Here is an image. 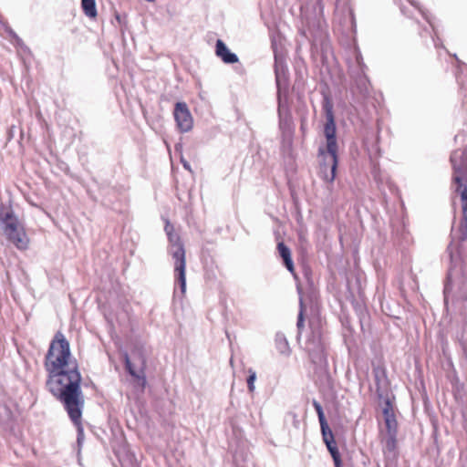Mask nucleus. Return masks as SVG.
Here are the masks:
<instances>
[{
	"label": "nucleus",
	"mask_w": 467,
	"mask_h": 467,
	"mask_svg": "<svg viewBox=\"0 0 467 467\" xmlns=\"http://www.w3.org/2000/svg\"><path fill=\"white\" fill-rule=\"evenodd\" d=\"M45 367L48 372L47 388L62 403L77 406L80 396L81 375L78 364L71 356L68 341L57 332L46 355Z\"/></svg>",
	"instance_id": "nucleus-1"
},
{
	"label": "nucleus",
	"mask_w": 467,
	"mask_h": 467,
	"mask_svg": "<svg viewBox=\"0 0 467 467\" xmlns=\"http://www.w3.org/2000/svg\"><path fill=\"white\" fill-rule=\"evenodd\" d=\"M453 167V181L457 184L456 191L461 194L462 216L457 230V238L467 240V150H455L451 156Z\"/></svg>",
	"instance_id": "nucleus-2"
},
{
	"label": "nucleus",
	"mask_w": 467,
	"mask_h": 467,
	"mask_svg": "<svg viewBox=\"0 0 467 467\" xmlns=\"http://www.w3.org/2000/svg\"><path fill=\"white\" fill-rule=\"evenodd\" d=\"M0 222L4 225V232L7 239L18 249H26L28 238L10 206L0 204Z\"/></svg>",
	"instance_id": "nucleus-3"
},
{
	"label": "nucleus",
	"mask_w": 467,
	"mask_h": 467,
	"mask_svg": "<svg viewBox=\"0 0 467 467\" xmlns=\"http://www.w3.org/2000/svg\"><path fill=\"white\" fill-rule=\"evenodd\" d=\"M169 252L174 260V274L182 293L186 290V256L184 245L178 234L168 232Z\"/></svg>",
	"instance_id": "nucleus-4"
},
{
	"label": "nucleus",
	"mask_w": 467,
	"mask_h": 467,
	"mask_svg": "<svg viewBox=\"0 0 467 467\" xmlns=\"http://www.w3.org/2000/svg\"><path fill=\"white\" fill-rule=\"evenodd\" d=\"M326 112V123L324 126V135L326 137V148L320 147L318 149V155H334L338 154V146L337 141V127L333 106L331 103L327 102L324 106Z\"/></svg>",
	"instance_id": "nucleus-5"
},
{
	"label": "nucleus",
	"mask_w": 467,
	"mask_h": 467,
	"mask_svg": "<svg viewBox=\"0 0 467 467\" xmlns=\"http://www.w3.org/2000/svg\"><path fill=\"white\" fill-rule=\"evenodd\" d=\"M173 116L177 128L181 132H188L193 127V118L185 102H177L174 106Z\"/></svg>",
	"instance_id": "nucleus-6"
},
{
	"label": "nucleus",
	"mask_w": 467,
	"mask_h": 467,
	"mask_svg": "<svg viewBox=\"0 0 467 467\" xmlns=\"http://www.w3.org/2000/svg\"><path fill=\"white\" fill-rule=\"evenodd\" d=\"M85 404V399L84 396H80L79 402L77 406H70L67 403H63L65 410H67L70 420L74 423V425L77 427L78 430V445L81 446L83 440H84V431L81 423V416H82V410Z\"/></svg>",
	"instance_id": "nucleus-7"
},
{
	"label": "nucleus",
	"mask_w": 467,
	"mask_h": 467,
	"mask_svg": "<svg viewBox=\"0 0 467 467\" xmlns=\"http://www.w3.org/2000/svg\"><path fill=\"white\" fill-rule=\"evenodd\" d=\"M323 158V161L319 167V176L326 182L332 183L336 179L337 169L338 165V154L320 155Z\"/></svg>",
	"instance_id": "nucleus-8"
},
{
	"label": "nucleus",
	"mask_w": 467,
	"mask_h": 467,
	"mask_svg": "<svg viewBox=\"0 0 467 467\" xmlns=\"http://www.w3.org/2000/svg\"><path fill=\"white\" fill-rule=\"evenodd\" d=\"M126 368L133 379L132 384L134 389L143 393V389L146 385L144 368H140L139 369H136L128 357H126Z\"/></svg>",
	"instance_id": "nucleus-9"
},
{
	"label": "nucleus",
	"mask_w": 467,
	"mask_h": 467,
	"mask_svg": "<svg viewBox=\"0 0 467 467\" xmlns=\"http://www.w3.org/2000/svg\"><path fill=\"white\" fill-rule=\"evenodd\" d=\"M313 406H314V408L317 411V414L318 416V420L320 423L322 438H323L324 442H326L327 441L335 440L334 434L327 422L322 406L317 400H313Z\"/></svg>",
	"instance_id": "nucleus-10"
},
{
	"label": "nucleus",
	"mask_w": 467,
	"mask_h": 467,
	"mask_svg": "<svg viewBox=\"0 0 467 467\" xmlns=\"http://www.w3.org/2000/svg\"><path fill=\"white\" fill-rule=\"evenodd\" d=\"M216 56L219 57L226 64H234L238 62V57L232 53L223 40L218 39L215 46Z\"/></svg>",
	"instance_id": "nucleus-11"
},
{
	"label": "nucleus",
	"mask_w": 467,
	"mask_h": 467,
	"mask_svg": "<svg viewBox=\"0 0 467 467\" xmlns=\"http://www.w3.org/2000/svg\"><path fill=\"white\" fill-rule=\"evenodd\" d=\"M277 250L287 270L290 273H294L295 266L292 260L290 249L283 242H280L277 244Z\"/></svg>",
	"instance_id": "nucleus-12"
},
{
	"label": "nucleus",
	"mask_w": 467,
	"mask_h": 467,
	"mask_svg": "<svg viewBox=\"0 0 467 467\" xmlns=\"http://www.w3.org/2000/svg\"><path fill=\"white\" fill-rule=\"evenodd\" d=\"M84 14L89 18H95L98 15L95 0H81Z\"/></svg>",
	"instance_id": "nucleus-13"
},
{
	"label": "nucleus",
	"mask_w": 467,
	"mask_h": 467,
	"mask_svg": "<svg viewBox=\"0 0 467 467\" xmlns=\"http://www.w3.org/2000/svg\"><path fill=\"white\" fill-rule=\"evenodd\" d=\"M385 425L387 428L388 434L397 435L398 432V421L396 416L385 418Z\"/></svg>",
	"instance_id": "nucleus-14"
},
{
	"label": "nucleus",
	"mask_w": 467,
	"mask_h": 467,
	"mask_svg": "<svg viewBox=\"0 0 467 467\" xmlns=\"http://www.w3.org/2000/svg\"><path fill=\"white\" fill-rule=\"evenodd\" d=\"M373 374L375 377L376 384L379 385L382 379H386V369L383 365H378L373 368Z\"/></svg>",
	"instance_id": "nucleus-15"
},
{
	"label": "nucleus",
	"mask_w": 467,
	"mask_h": 467,
	"mask_svg": "<svg viewBox=\"0 0 467 467\" xmlns=\"http://www.w3.org/2000/svg\"><path fill=\"white\" fill-rule=\"evenodd\" d=\"M382 413H383L384 419L395 416L394 409H393V406L389 400H385L384 406L382 409Z\"/></svg>",
	"instance_id": "nucleus-16"
},
{
	"label": "nucleus",
	"mask_w": 467,
	"mask_h": 467,
	"mask_svg": "<svg viewBox=\"0 0 467 467\" xmlns=\"http://www.w3.org/2000/svg\"><path fill=\"white\" fill-rule=\"evenodd\" d=\"M248 378H247V387L249 392L253 393L254 391V381L256 379V373L252 368L248 369Z\"/></svg>",
	"instance_id": "nucleus-17"
},
{
	"label": "nucleus",
	"mask_w": 467,
	"mask_h": 467,
	"mask_svg": "<svg viewBox=\"0 0 467 467\" xmlns=\"http://www.w3.org/2000/svg\"><path fill=\"white\" fill-rule=\"evenodd\" d=\"M329 453L331 454V457L333 458L335 467H342V461L341 456L338 451V448H334L331 451H329Z\"/></svg>",
	"instance_id": "nucleus-18"
},
{
	"label": "nucleus",
	"mask_w": 467,
	"mask_h": 467,
	"mask_svg": "<svg viewBox=\"0 0 467 467\" xmlns=\"http://www.w3.org/2000/svg\"><path fill=\"white\" fill-rule=\"evenodd\" d=\"M389 437L386 441V447L388 448L389 451H394L396 449V443H397V440H396V436L397 435H392V434H388Z\"/></svg>",
	"instance_id": "nucleus-19"
},
{
	"label": "nucleus",
	"mask_w": 467,
	"mask_h": 467,
	"mask_svg": "<svg viewBox=\"0 0 467 467\" xmlns=\"http://www.w3.org/2000/svg\"><path fill=\"white\" fill-rule=\"evenodd\" d=\"M304 311H305L304 306H303V305H301V309L298 314L297 324H296L299 334L301 333V330L304 327V322H305Z\"/></svg>",
	"instance_id": "nucleus-20"
},
{
	"label": "nucleus",
	"mask_w": 467,
	"mask_h": 467,
	"mask_svg": "<svg viewBox=\"0 0 467 467\" xmlns=\"http://www.w3.org/2000/svg\"><path fill=\"white\" fill-rule=\"evenodd\" d=\"M325 444H326L328 451H331L334 448H337V442H336L335 440L327 441L325 442Z\"/></svg>",
	"instance_id": "nucleus-21"
},
{
	"label": "nucleus",
	"mask_w": 467,
	"mask_h": 467,
	"mask_svg": "<svg viewBox=\"0 0 467 467\" xmlns=\"http://www.w3.org/2000/svg\"><path fill=\"white\" fill-rule=\"evenodd\" d=\"M165 231H166V233H167V234H168V232H170V233H171V234H174V233H173V226H172V225H171V224H167V225L165 226Z\"/></svg>",
	"instance_id": "nucleus-22"
},
{
	"label": "nucleus",
	"mask_w": 467,
	"mask_h": 467,
	"mask_svg": "<svg viewBox=\"0 0 467 467\" xmlns=\"http://www.w3.org/2000/svg\"><path fill=\"white\" fill-rule=\"evenodd\" d=\"M424 36L428 37H431V32L428 29H424Z\"/></svg>",
	"instance_id": "nucleus-23"
},
{
	"label": "nucleus",
	"mask_w": 467,
	"mask_h": 467,
	"mask_svg": "<svg viewBox=\"0 0 467 467\" xmlns=\"http://www.w3.org/2000/svg\"><path fill=\"white\" fill-rule=\"evenodd\" d=\"M408 2H410L412 5H415L416 6V4L414 3L413 0H407Z\"/></svg>",
	"instance_id": "nucleus-24"
},
{
	"label": "nucleus",
	"mask_w": 467,
	"mask_h": 467,
	"mask_svg": "<svg viewBox=\"0 0 467 467\" xmlns=\"http://www.w3.org/2000/svg\"><path fill=\"white\" fill-rule=\"evenodd\" d=\"M428 24H430V26L432 27V25L430 20H428Z\"/></svg>",
	"instance_id": "nucleus-25"
}]
</instances>
